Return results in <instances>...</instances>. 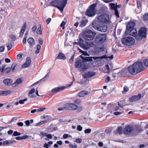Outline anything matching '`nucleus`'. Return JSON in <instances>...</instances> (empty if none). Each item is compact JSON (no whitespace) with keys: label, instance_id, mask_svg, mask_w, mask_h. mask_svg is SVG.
<instances>
[{"label":"nucleus","instance_id":"37","mask_svg":"<svg viewBox=\"0 0 148 148\" xmlns=\"http://www.w3.org/2000/svg\"><path fill=\"white\" fill-rule=\"evenodd\" d=\"M48 121H41L40 122L36 123L35 125L36 126H39L44 124L45 123L48 122Z\"/></svg>","mask_w":148,"mask_h":148},{"label":"nucleus","instance_id":"59","mask_svg":"<svg viewBox=\"0 0 148 148\" xmlns=\"http://www.w3.org/2000/svg\"><path fill=\"white\" fill-rule=\"evenodd\" d=\"M64 109H66V104L64 107L59 108H58V110L59 111H61L64 110Z\"/></svg>","mask_w":148,"mask_h":148},{"label":"nucleus","instance_id":"18","mask_svg":"<svg viewBox=\"0 0 148 148\" xmlns=\"http://www.w3.org/2000/svg\"><path fill=\"white\" fill-rule=\"evenodd\" d=\"M110 5L112 9L114 10L115 11V14L117 17H119L118 11L116 8L115 7V4L114 3H110Z\"/></svg>","mask_w":148,"mask_h":148},{"label":"nucleus","instance_id":"31","mask_svg":"<svg viewBox=\"0 0 148 148\" xmlns=\"http://www.w3.org/2000/svg\"><path fill=\"white\" fill-rule=\"evenodd\" d=\"M57 59H61L64 60L66 59V57L62 53H59L58 56L56 57Z\"/></svg>","mask_w":148,"mask_h":148},{"label":"nucleus","instance_id":"17","mask_svg":"<svg viewBox=\"0 0 148 148\" xmlns=\"http://www.w3.org/2000/svg\"><path fill=\"white\" fill-rule=\"evenodd\" d=\"M123 132V130L122 127L121 126H118L116 130L114 132V133L115 134H119L121 135Z\"/></svg>","mask_w":148,"mask_h":148},{"label":"nucleus","instance_id":"58","mask_svg":"<svg viewBox=\"0 0 148 148\" xmlns=\"http://www.w3.org/2000/svg\"><path fill=\"white\" fill-rule=\"evenodd\" d=\"M144 65L145 66H148V59H146L144 60Z\"/></svg>","mask_w":148,"mask_h":148},{"label":"nucleus","instance_id":"35","mask_svg":"<svg viewBox=\"0 0 148 148\" xmlns=\"http://www.w3.org/2000/svg\"><path fill=\"white\" fill-rule=\"evenodd\" d=\"M135 127L136 130L139 133L143 131V130L138 125H136Z\"/></svg>","mask_w":148,"mask_h":148},{"label":"nucleus","instance_id":"42","mask_svg":"<svg viewBox=\"0 0 148 148\" xmlns=\"http://www.w3.org/2000/svg\"><path fill=\"white\" fill-rule=\"evenodd\" d=\"M23 118L21 116H19V117H15L13 118H12L11 119V120H23Z\"/></svg>","mask_w":148,"mask_h":148},{"label":"nucleus","instance_id":"55","mask_svg":"<svg viewBox=\"0 0 148 148\" xmlns=\"http://www.w3.org/2000/svg\"><path fill=\"white\" fill-rule=\"evenodd\" d=\"M82 141V139L81 138H77L75 140L76 143H80Z\"/></svg>","mask_w":148,"mask_h":148},{"label":"nucleus","instance_id":"54","mask_svg":"<svg viewBox=\"0 0 148 148\" xmlns=\"http://www.w3.org/2000/svg\"><path fill=\"white\" fill-rule=\"evenodd\" d=\"M6 71H5V73L6 74L8 73H9L11 70V69L9 67H7L6 68L5 70Z\"/></svg>","mask_w":148,"mask_h":148},{"label":"nucleus","instance_id":"2","mask_svg":"<svg viewBox=\"0 0 148 148\" xmlns=\"http://www.w3.org/2000/svg\"><path fill=\"white\" fill-rule=\"evenodd\" d=\"M67 0H54L51 2L50 5L56 7L62 12L66 3Z\"/></svg>","mask_w":148,"mask_h":148},{"label":"nucleus","instance_id":"26","mask_svg":"<svg viewBox=\"0 0 148 148\" xmlns=\"http://www.w3.org/2000/svg\"><path fill=\"white\" fill-rule=\"evenodd\" d=\"M49 75L48 74V73L46 75V76H45V77H43V78L42 79H41L39 81H38L36 82L34 84H32V86H34L35 85H36L37 84H38V83H39L41 81H44L46 79H47V77H49Z\"/></svg>","mask_w":148,"mask_h":148},{"label":"nucleus","instance_id":"33","mask_svg":"<svg viewBox=\"0 0 148 148\" xmlns=\"http://www.w3.org/2000/svg\"><path fill=\"white\" fill-rule=\"evenodd\" d=\"M98 26H99V25L97 24L96 21H93L92 22V26L95 29L97 30Z\"/></svg>","mask_w":148,"mask_h":148},{"label":"nucleus","instance_id":"48","mask_svg":"<svg viewBox=\"0 0 148 148\" xmlns=\"http://www.w3.org/2000/svg\"><path fill=\"white\" fill-rule=\"evenodd\" d=\"M3 146H7L9 145V140H6L3 142Z\"/></svg>","mask_w":148,"mask_h":148},{"label":"nucleus","instance_id":"28","mask_svg":"<svg viewBox=\"0 0 148 148\" xmlns=\"http://www.w3.org/2000/svg\"><path fill=\"white\" fill-rule=\"evenodd\" d=\"M28 137V136L26 135H24L22 136H17L15 138L17 140H20L26 139Z\"/></svg>","mask_w":148,"mask_h":148},{"label":"nucleus","instance_id":"50","mask_svg":"<svg viewBox=\"0 0 148 148\" xmlns=\"http://www.w3.org/2000/svg\"><path fill=\"white\" fill-rule=\"evenodd\" d=\"M9 37L13 41H14L16 40V36L13 35H10Z\"/></svg>","mask_w":148,"mask_h":148},{"label":"nucleus","instance_id":"30","mask_svg":"<svg viewBox=\"0 0 148 148\" xmlns=\"http://www.w3.org/2000/svg\"><path fill=\"white\" fill-rule=\"evenodd\" d=\"M23 81V79L21 78H19L17 79L15 83L14 84H13V87L16 86L17 85L21 84Z\"/></svg>","mask_w":148,"mask_h":148},{"label":"nucleus","instance_id":"5","mask_svg":"<svg viewBox=\"0 0 148 148\" xmlns=\"http://www.w3.org/2000/svg\"><path fill=\"white\" fill-rule=\"evenodd\" d=\"M78 44L81 47L86 50L88 49L89 47H92L94 45L93 42H84L83 40L81 38L79 39V42Z\"/></svg>","mask_w":148,"mask_h":148},{"label":"nucleus","instance_id":"53","mask_svg":"<svg viewBox=\"0 0 148 148\" xmlns=\"http://www.w3.org/2000/svg\"><path fill=\"white\" fill-rule=\"evenodd\" d=\"M66 24V22L63 21L60 25V27H62V29H64V25Z\"/></svg>","mask_w":148,"mask_h":148},{"label":"nucleus","instance_id":"51","mask_svg":"<svg viewBox=\"0 0 148 148\" xmlns=\"http://www.w3.org/2000/svg\"><path fill=\"white\" fill-rule=\"evenodd\" d=\"M69 147L70 148H77V145L75 144L74 145L72 144H70L69 145Z\"/></svg>","mask_w":148,"mask_h":148},{"label":"nucleus","instance_id":"15","mask_svg":"<svg viewBox=\"0 0 148 148\" xmlns=\"http://www.w3.org/2000/svg\"><path fill=\"white\" fill-rule=\"evenodd\" d=\"M141 95L138 94L137 95H134L129 98V100L131 102H133L139 100L141 97Z\"/></svg>","mask_w":148,"mask_h":148},{"label":"nucleus","instance_id":"41","mask_svg":"<svg viewBox=\"0 0 148 148\" xmlns=\"http://www.w3.org/2000/svg\"><path fill=\"white\" fill-rule=\"evenodd\" d=\"M12 92V91L10 90L7 91H3L4 96H6L10 94Z\"/></svg>","mask_w":148,"mask_h":148},{"label":"nucleus","instance_id":"16","mask_svg":"<svg viewBox=\"0 0 148 148\" xmlns=\"http://www.w3.org/2000/svg\"><path fill=\"white\" fill-rule=\"evenodd\" d=\"M31 58L29 57L27 58L25 63L22 65V67L24 68L29 67L31 64Z\"/></svg>","mask_w":148,"mask_h":148},{"label":"nucleus","instance_id":"1","mask_svg":"<svg viewBox=\"0 0 148 148\" xmlns=\"http://www.w3.org/2000/svg\"><path fill=\"white\" fill-rule=\"evenodd\" d=\"M144 69L142 62H137L130 66L128 68V70L131 74L134 75L142 71Z\"/></svg>","mask_w":148,"mask_h":148},{"label":"nucleus","instance_id":"25","mask_svg":"<svg viewBox=\"0 0 148 148\" xmlns=\"http://www.w3.org/2000/svg\"><path fill=\"white\" fill-rule=\"evenodd\" d=\"M6 123H9L8 126L10 127H15L16 125V122L15 121H9Z\"/></svg>","mask_w":148,"mask_h":148},{"label":"nucleus","instance_id":"44","mask_svg":"<svg viewBox=\"0 0 148 148\" xmlns=\"http://www.w3.org/2000/svg\"><path fill=\"white\" fill-rule=\"evenodd\" d=\"M16 65L17 64L15 62L14 63L12 64L11 66V69L12 71H13L14 70L15 68Z\"/></svg>","mask_w":148,"mask_h":148},{"label":"nucleus","instance_id":"7","mask_svg":"<svg viewBox=\"0 0 148 148\" xmlns=\"http://www.w3.org/2000/svg\"><path fill=\"white\" fill-rule=\"evenodd\" d=\"M96 5V4L91 5L87 10L86 13V15L89 17L93 16L95 14L96 12V10L95 9Z\"/></svg>","mask_w":148,"mask_h":148},{"label":"nucleus","instance_id":"20","mask_svg":"<svg viewBox=\"0 0 148 148\" xmlns=\"http://www.w3.org/2000/svg\"><path fill=\"white\" fill-rule=\"evenodd\" d=\"M129 32L130 35L132 36H135L137 35V32L136 29L133 28L130 30H127Z\"/></svg>","mask_w":148,"mask_h":148},{"label":"nucleus","instance_id":"56","mask_svg":"<svg viewBox=\"0 0 148 148\" xmlns=\"http://www.w3.org/2000/svg\"><path fill=\"white\" fill-rule=\"evenodd\" d=\"M86 25V23L85 21H82L81 23L80 24V25L79 26L81 27H83L84 26Z\"/></svg>","mask_w":148,"mask_h":148},{"label":"nucleus","instance_id":"61","mask_svg":"<svg viewBox=\"0 0 148 148\" xmlns=\"http://www.w3.org/2000/svg\"><path fill=\"white\" fill-rule=\"evenodd\" d=\"M46 137L47 138L49 139H51L52 138V136L51 134H47Z\"/></svg>","mask_w":148,"mask_h":148},{"label":"nucleus","instance_id":"4","mask_svg":"<svg viewBox=\"0 0 148 148\" xmlns=\"http://www.w3.org/2000/svg\"><path fill=\"white\" fill-rule=\"evenodd\" d=\"M96 33L90 30L86 31L83 34V38L86 40L91 41L94 38Z\"/></svg>","mask_w":148,"mask_h":148},{"label":"nucleus","instance_id":"32","mask_svg":"<svg viewBox=\"0 0 148 148\" xmlns=\"http://www.w3.org/2000/svg\"><path fill=\"white\" fill-rule=\"evenodd\" d=\"M35 90L34 88L31 90L29 92L28 96L30 98H33L34 97V96L32 94L35 92Z\"/></svg>","mask_w":148,"mask_h":148},{"label":"nucleus","instance_id":"38","mask_svg":"<svg viewBox=\"0 0 148 148\" xmlns=\"http://www.w3.org/2000/svg\"><path fill=\"white\" fill-rule=\"evenodd\" d=\"M71 135L67 134H64L63 136V138L64 139H66L68 138H72Z\"/></svg>","mask_w":148,"mask_h":148},{"label":"nucleus","instance_id":"29","mask_svg":"<svg viewBox=\"0 0 148 148\" xmlns=\"http://www.w3.org/2000/svg\"><path fill=\"white\" fill-rule=\"evenodd\" d=\"M41 119H44L45 120H49L53 119L51 117L48 115H44L41 117Z\"/></svg>","mask_w":148,"mask_h":148},{"label":"nucleus","instance_id":"6","mask_svg":"<svg viewBox=\"0 0 148 148\" xmlns=\"http://www.w3.org/2000/svg\"><path fill=\"white\" fill-rule=\"evenodd\" d=\"M147 29L145 27H141L139 31L138 34L135 37V38L137 40H140L143 38L146 37Z\"/></svg>","mask_w":148,"mask_h":148},{"label":"nucleus","instance_id":"22","mask_svg":"<svg viewBox=\"0 0 148 148\" xmlns=\"http://www.w3.org/2000/svg\"><path fill=\"white\" fill-rule=\"evenodd\" d=\"M98 27L97 30L102 32H105L107 29V27L106 25H103V26H98Z\"/></svg>","mask_w":148,"mask_h":148},{"label":"nucleus","instance_id":"40","mask_svg":"<svg viewBox=\"0 0 148 148\" xmlns=\"http://www.w3.org/2000/svg\"><path fill=\"white\" fill-rule=\"evenodd\" d=\"M37 50L35 52L36 54H38L40 52V49L41 48V46L39 45H38L37 46Z\"/></svg>","mask_w":148,"mask_h":148},{"label":"nucleus","instance_id":"27","mask_svg":"<svg viewBox=\"0 0 148 148\" xmlns=\"http://www.w3.org/2000/svg\"><path fill=\"white\" fill-rule=\"evenodd\" d=\"M27 42L31 46H32L35 44L34 40L32 38H29L27 40Z\"/></svg>","mask_w":148,"mask_h":148},{"label":"nucleus","instance_id":"23","mask_svg":"<svg viewBox=\"0 0 148 148\" xmlns=\"http://www.w3.org/2000/svg\"><path fill=\"white\" fill-rule=\"evenodd\" d=\"M3 82L6 85L10 86L12 84V81L11 79H6L3 80Z\"/></svg>","mask_w":148,"mask_h":148},{"label":"nucleus","instance_id":"43","mask_svg":"<svg viewBox=\"0 0 148 148\" xmlns=\"http://www.w3.org/2000/svg\"><path fill=\"white\" fill-rule=\"evenodd\" d=\"M142 19L144 21H146L148 20V15L147 13L143 15Z\"/></svg>","mask_w":148,"mask_h":148},{"label":"nucleus","instance_id":"19","mask_svg":"<svg viewBox=\"0 0 148 148\" xmlns=\"http://www.w3.org/2000/svg\"><path fill=\"white\" fill-rule=\"evenodd\" d=\"M135 24L134 22L132 21H130L127 26V30H130V29L134 28V27L135 26Z\"/></svg>","mask_w":148,"mask_h":148},{"label":"nucleus","instance_id":"49","mask_svg":"<svg viewBox=\"0 0 148 148\" xmlns=\"http://www.w3.org/2000/svg\"><path fill=\"white\" fill-rule=\"evenodd\" d=\"M27 98H25L24 99L20 100L19 101V103L21 104H23L24 103L25 101H27Z\"/></svg>","mask_w":148,"mask_h":148},{"label":"nucleus","instance_id":"24","mask_svg":"<svg viewBox=\"0 0 148 148\" xmlns=\"http://www.w3.org/2000/svg\"><path fill=\"white\" fill-rule=\"evenodd\" d=\"M88 93L87 91H82L79 92L78 94V96L80 97H83L85 95H88Z\"/></svg>","mask_w":148,"mask_h":148},{"label":"nucleus","instance_id":"45","mask_svg":"<svg viewBox=\"0 0 148 148\" xmlns=\"http://www.w3.org/2000/svg\"><path fill=\"white\" fill-rule=\"evenodd\" d=\"M91 129L90 128L86 129L84 131L85 134H89L91 132Z\"/></svg>","mask_w":148,"mask_h":148},{"label":"nucleus","instance_id":"36","mask_svg":"<svg viewBox=\"0 0 148 148\" xmlns=\"http://www.w3.org/2000/svg\"><path fill=\"white\" fill-rule=\"evenodd\" d=\"M122 73L123 76H126L127 75L128 73L127 70L126 69H124L121 71Z\"/></svg>","mask_w":148,"mask_h":148},{"label":"nucleus","instance_id":"57","mask_svg":"<svg viewBox=\"0 0 148 148\" xmlns=\"http://www.w3.org/2000/svg\"><path fill=\"white\" fill-rule=\"evenodd\" d=\"M77 130L79 131H81L82 130V127L80 125H78Z\"/></svg>","mask_w":148,"mask_h":148},{"label":"nucleus","instance_id":"60","mask_svg":"<svg viewBox=\"0 0 148 148\" xmlns=\"http://www.w3.org/2000/svg\"><path fill=\"white\" fill-rule=\"evenodd\" d=\"M123 101H120L118 105L120 107L123 108Z\"/></svg>","mask_w":148,"mask_h":148},{"label":"nucleus","instance_id":"47","mask_svg":"<svg viewBox=\"0 0 148 148\" xmlns=\"http://www.w3.org/2000/svg\"><path fill=\"white\" fill-rule=\"evenodd\" d=\"M25 28H26V23H25V24L23 25V27H22V28L21 29V30L20 32H22V33H24L25 31Z\"/></svg>","mask_w":148,"mask_h":148},{"label":"nucleus","instance_id":"11","mask_svg":"<svg viewBox=\"0 0 148 148\" xmlns=\"http://www.w3.org/2000/svg\"><path fill=\"white\" fill-rule=\"evenodd\" d=\"M84 62H82L81 60L77 59L75 63V66L77 68L81 67L84 69H87L88 68V66L87 64H84Z\"/></svg>","mask_w":148,"mask_h":148},{"label":"nucleus","instance_id":"8","mask_svg":"<svg viewBox=\"0 0 148 148\" xmlns=\"http://www.w3.org/2000/svg\"><path fill=\"white\" fill-rule=\"evenodd\" d=\"M97 19L99 22L101 23H106L109 21V16L108 14H104L98 16Z\"/></svg>","mask_w":148,"mask_h":148},{"label":"nucleus","instance_id":"34","mask_svg":"<svg viewBox=\"0 0 148 148\" xmlns=\"http://www.w3.org/2000/svg\"><path fill=\"white\" fill-rule=\"evenodd\" d=\"M11 117L10 116H1L0 117V120H10Z\"/></svg>","mask_w":148,"mask_h":148},{"label":"nucleus","instance_id":"21","mask_svg":"<svg viewBox=\"0 0 148 148\" xmlns=\"http://www.w3.org/2000/svg\"><path fill=\"white\" fill-rule=\"evenodd\" d=\"M66 88L65 86L62 87H59L53 89L51 90V92L53 93H55L56 92H58Z\"/></svg>","mask_w":148,"mask_h":148},{"label":"nucleus","instance_id":"64","mask_svg":"<svg viewBox=\"0 0 148 148\" xmlns=\"http://www.w3.org/2000/svg\"><path fill=\"white\" fill-rule=\"evenodd\" d=\"M19 127H22L23 125V123L22 122H19L16 124Z\"/></svg>","mask_w":148,"mask_h":148},{"label":"nucleus","instance_id":"14","mask_svg":"<svg viewBox=\"0 0 148 148\" xmlns=\"http://www.w3.org/2000/svg\"><path fill=\"white\" fill-rule=\"evenodd\" d=\"M96 73L92 71H89L84 73L82 76L84 78H90L91 77L95 75Z\"/></svg>","mask_w":148,"mask_h":148},{"label":"nucleus","instance_id":"63","mask_svg":"<svg viewBox=\"0 0 148 148\" xmlns=\"http://www.w3.org/2000/svg\"><path fill=\"white\" fill-rule=\"evenodd\" d=\"M97 51H103L104 50V48L103 47H101L99 48H97Z\"/></svg>","mask_w":148,"mask_h":148},{"label":"nucleus","instance_id":"39","mask_svg":"<svg viewBox=\"0 0 148 148\" xmlns=\"http://www.w3.org/2000/svg\"><path fill=\"white\" fill-rule=\"evenodd\" d=\"M21 134V133L18 132L17 131H16L13 132L12 136H18L20 135Z\"/></svg>","mask_w":148,"mask_h":148},{"label":"nucleus","instance_id":"62","mask_svg":"<svg viewBox=\"0 0 148 148\" xmlns=\"http://www.w3.org/2000/svg\"><path fill=\"white\" fill-rule=\"evenodd\" d=\"M7 47L8 48V50H10L12 48V46L11 44H8L7 45Z\"/></svg>","mask_w":148,"mask_h":148},{"label":"nucleus","instance_id":"13","mask_svg":"<svg viewBox=\"0 0 148 148\" xmlns=\"http://www.w3.org/2000/svg\"><path fill=\"white\" fill-rule=\"evenodd\" d=\"M78 106L73 103H69L66 104V109L70 110H73L77 109Z\"/></svg>","mask_w":148,"mask_h":148},{"label":"nucleus","instance_id":"12","mask_svg":"<svg viewBox=\"0 0 148 148\" xmlns=\"http://www.w3.org/2000/svg\"><path fill=\"white\" fill-rule=\"evenodd\" d=\"M134 127L130 125L126 126L123 130V133L125 135L130 134L134 130Z\"/></svg>","mask_w":148,"mask_h":148},{"label":"nucleus","instance_id":"9","mask_svg":"<svg viewBox=\"0 0 148 148\" xmlns=\"http://www.w3.org/2000/svg\"><path fill=\"white\" fill-rule=\"evenodd\" d=\"M122 42L125 45L130 46L134 44L135 40L132 37L130 36L126 37L122 39Z\"/></svg>","mask_w":148,"mask_h":148},{"label":"nucleus","instance_id":"3","mask_svg":"<svg viewBox=\"0 0 148 148\" xmlns=\"http://www.w3.org/2000/svg\"><path fill=\"white\" fill-rule=\"evenodd\" d=\"M80 57L82 59L83 62H86V61H92V59L94 60H97V62H99L100 60L99 59H101L103 58H106L108 59L109 58L110 60H112L113 58V56L112 55L109 57H107L106 55L103 56L101 57H83L82 56H80Z\"/></svg>","mask_w":148,"mask_h":148},{"label":"nucleus","instance_id":"52","mask_svg":"<svg viewBox=\"0 0 148 148\" xmlns=\"http://www.w3.org/2000/svg\"><path fill=\"white\" fill-rule=\"evenodd\" d=\"M112 130L111 128H107L105 130V132L107 134H108L110 133Z\"/></svg>","mask_w":148,"mask_h":148},{"label":"nucleus","instance_id":"10","mask_svg":"<svg viewBox=\"0 0 148 148\" xmlns=\"http://www.w3.org/2000/svg\"><path fill=\"white\" fill-rule=\"evenodd\" d=\"M106 38V34L99 35L97 36L95 39V42L97 44H101L103 42Z\"/></svg>","mask_w":148,"mask_h":148},{"label":"nucleus","instance_id":"46","mask_svg":"<svg viewBox=\"0 0 148 148\" xmlns=\"http://www.w3.org/2000/svg\"><path fill=\"white\" fill-rule=\"evenodd\" d=\"M74 102L77 104H79L81 103V100L79 99H77L74 101Z\"/></svg>","mask_w":148,"mask_h":148}]
</instances>
